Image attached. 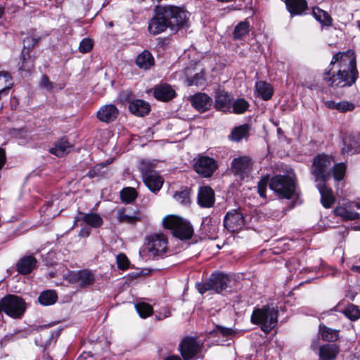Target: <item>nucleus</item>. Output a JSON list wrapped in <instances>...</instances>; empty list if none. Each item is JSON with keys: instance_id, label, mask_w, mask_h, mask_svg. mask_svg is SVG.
Masks as SVG:
<instances>
[{"instance_id": "1", "label": "nucleus", "mask_w": 360, "mask_h": 360, "mask_svg": "<svg viewBox=\"0 0 360 360\" xmlns=\"http://www.w3.org/2000/svg\"><path fill=\"white\" fill-rule=\"evenodd\" d=\"M358 77L354 53L351 51L335 54L330 68L323 75V82L333 88L350 86Z\"/></svg>"}, {"instance_id": "2", "label": "nucleus", "mask_w": 360, "mask_h": 360, "mask_svg": "<svg viewBox=\"0 0 360 360\" xmlns=\"http://www.w3.org/2000/svg\"><path fill=\"white\" fill-rule=\"evenodd\" d=\"M172 32H176L188 26L189 13L183 8L172 5L161 6Z\"/></svg>"}, {"instance_id": "3", "label": "nucleus", "mask_w": 360, "mask_h": 360, "mask_svg": "<svg viewBox=\"0 0 360 360\" xmlns=\"http://www.w3.org/2000/svg\"><path fill=\"white\" fill-rule=\"evenodd\" d=\"M278 313V310L274 307L264 306L253 311L251 321L255 324H259L262 330L269 333L277 324Z\"/></svg>"}, {"instance_id": "4", "label": "nucleus", "mask_w": 360, "mask_h": 360, "mask_svg": "<svg viewBox=\"0 0 360 360\" xmlns=\"http://www.w3.org/2000/svg\"><path fill=\"white\" fill-rule=\"evenodd\" d=\"M335 160L331 155L320 154L316 155L313 160L311 173L314 176L316 181L325 183L331 176V168Z\"/></svg>"}, {"instance_id": "5", "label": "nucleus", "mask_w": 360, "mask_h": 360, "mask_svg": "<svg viewBox=\"0 0 360 360\" xmlns=\"http://www.w3.org/2000/svg\"><path fill=\"white\" fill-rule=\"evenodd\" d=\"M162 224L165 228L171 229L173 235L181 240L190 239L193 234L192 226L181 217L173 215L165 217Z\"/></svg>"}, {"instance_id": "6", "label": "nucleus", "mask_w": 360, "mask_h": 360, "mask_svg": "<svg viewBox=\"0 0 360 360\" xmlns=\"http://www.w3.org/2000/svg\"><path fill=\"white\" fill-rule=\"evenodd\" d=\"M231 282V277L229 275L216 273L212 274L206 282L197 283L196 287L200 294L209 290L219 293L226 290L230 285Z\"/></svg>"}, {"instance_id": "7", "label": "nucleus", "mask_w": 360, "mask_h": 360, "mask_svg": "<svg viewBox=\"0 0 360 360\" xmlns=\"http://www.w3.org/2000/svg\"><path fill=\"white\" fill-rule=\"evenodd\" d=\"M269 187L280 197L290 199L295 190V179L287 175H276L269 182Z\"/></svg>"}, {"instance_id": "8", "label": "nucleus", "mask_w": 360, "mask_h": 360, "mask_svg": "<svg viewBox=\"0 0 360 360\" xmlns=\"http://www.w3.org/2000/svg\"><path fill=\"white\" fill-rule=\"evenodd\" d=\"M0 304L1 311L13 319H20L26 309V304L23 299L15 295L4 297Z\"/></svg>"}, {"instance_id": "9", "label": "nucleus", "mask_w": 360, "mask_h": 360, "mask_svg": "<svg viewBox=\"0 0 360 360\" xmlns=\"http://www.w3.org/2000/svg\"><path fill=\"white\" fill-rule=\"evenodd\" d=\"M139 169L142 174V178L146 186L153 192H157L162 186L163 179L159 174L151 169L148 162L141 161Z\"/></svg>"}, {"instance_id": "10", "label": "nucleus", "mask_w": 360, "mask_h": 360, "mask_svg": "<svg viewBox=\"0 0 360 360\" xmlns=\"http://www.w3.org/2000/svg\"><path fill=\"white\" fill-rule=\"evenodd\" d=\"M252 160L248 156H240L234 158L231 164L233 173L243 180L248 178L252 172Z\"/></svg>"}, {"instance_id": "11", "label": "nucleus", "mask_w": 360, "mask_h": 360, "mask_svg": "<svg viewBox=\"0 0 360 360\" xmlns=\"http://www.w3.org/2000/svg\"><path fill=\"white\" fill-rule=\"evenodd\" d=\"M202 345V342L195 338H185L179 346L184 360H191L195 358L200 352Z\"/></svg>"}, {"instance_id": "12", "label": "nucleus", "mask_w": 360, "mask_h": 360, "mask_svg": "<svg viewBox=\"0 0 360 360\" xmlns=\"http://www.w3.org/2000/svg\"><path fill=\"white\" fill-rule=\"evenodd\" d=\"M146 248L153 256L164 254L167 250V238L161 233H155L147 238Z\"/></svg>"}, {"instance_id": "13", "label": "nucleus", "mask_w": 360, "mask_h": 360, "mask_svg": "<svg viewBox=\"0 0 360 360\" xmlns=\"http://www.w3.org/2000/svg\"><path fill=\"white\" fill-rule=\"evenodd\" d=\"M217 167V162L212 158L200 157L194 164L195 171L203 177H210Z\"/></svg>"}, {"instance_id": "14", "label": "nucleus", "mask_w": 360, "mask_h": 360, "mask_svg": "<svg viewBox=\"0 0 360 360\" xmlns=\"http://www.w3.org/2000/svg\"><path fill=\"white\" fill-rule=\"evenodd\" d=\"M169 28L165 16L162 14L161 6L157 8L155 15L148 22V31L153 35L159 34Z\"/></svg>"}, {"instance_id": "15", "label": "nucleus", "mask_w": 360, "mask_h": 360, "mask_svg": "<svg viewBox=\"0 0 360 360\" xmlns=\"http://www.w3.org/2000/svg\"><path fill=\"white\" fill-rule=\"evenodd\" d=\"M224 227L231 232H234L241 229L244 224L245 220L243 214L234 210L228 212L224 218Z\"/></svg>"}, {"instance_id": "16", "label": "nucleus", "mask_w": 360, "mask_h": 360, "mask_svg": "<svg viewBox=\"0 0 360 360\" xmlns=\"http://www.w3.org/2000/svg\"><path fill=\"white\" fill-rule=\"evenodd\" d=\"M119 110L115 105H103L97 112V118L103 122L110 123L116 120Z\"/></svg>"}, {"instance_id": "17", "label": "nucleus", "mask_w": 360, "mask_h": 360, "mask_svg": "<svg viewBox=\"0 0 360 360\" xmlns=\"http://www.w3.org/2000/svg\"><path fill=\"white\" fill-rule=\"evenodd\" d=\"M214 192L209 186H202L198 193V203L202 207L210 208L214 204Z\"/></svg>"}, {"instance_id": "18", "label": "nucleus", "mask_w": 360, "mask_h": 360, "mask_svg": "<svg viewBox=\"0 0 360 360\" xmlns=\"http://www.w3.org/2000/svg\"><path fill=\"white\" fill-rule=\"evenodd\" d=\"M191 102L196 110L203 112L210 109L212 100L205 93H198L191 98Z\"/></svg>"}, {"instance_id": "19", "label": "nucleus", "mask_w": 360, "mask_h": 360, "mask_svg": "<svg viewBox=\"0 0 360 360\" xmlns=\"http://www.w3.org/2000/svg\"><path fill=\"white\" fill-rule=\"evenodd\" d=\"M352 206L360 209V202H352L349 207L346 205L338 206L335 210V214L340 217L344 220H355L359 218V214L352 210Z\"/></svg>"}, {"instance_id": "20", "label": "nucleus", "mask_w": 360, "mask_h": 360, "mask_svg": "<svg viewBox=\"0 0 360 360\" xmlns=\"http://www.w3.org/2000/svg\"><path fill=\"white\" fill-rule=\"evenodd\" d=\"M232 97L224 91H219L215 96L214 107L223 112H231Z\"/></svg>"}, {"instance_id": "21", "label": "nucleus", "mask_w": 360, "mask_h": 360, "mask_svg": "<svg viewBox=\"0 0 360 360\" xmlns=\"http://www.w3.org/2000/svg\"><path fill=\"white\" fill-rule=\"evenodd\" d=\"M343 154L354 155L360 153V136H349L344 140Z\"/></svg>"}, {"instance_id": "22", "label": "nucleus", "mask_w": 360, "mask_h": 360, "mask_svg": "<svg viewBox=\"0 0 360 360\" xmlns=\"http://www.w3.org/2000/svg\"><path fill=\"white\" fill-rule=\"evenodd\" d=\"M340 352V347L335 344H326L319 347V360H333Z\"/></svg>"}, {"instance_id": "23", "label": "nucleus", "mask_w": 360, "mask_h": 360, "mask_svg": "<svg viewBox=\"0 0 360 360\" xmlns=\"http://www.w3.org/2000/svg\"><path fill=\"white\" fill-rule=\"evenodd\" d=\"M154 96L162 101H167L175 96V91L167 84H162L154 88Z\"/></svg>"}, {"instance_id": "24", "label": "nucleus", "mask_w": 360, "mask_h": 360, "mask_svg": "<svg viewBox=\"0 0 360 360\" xmlns=\"http://www.w3.org/2000/svg\"><path fill=\"white\" fill-rule=\"evenodd\" d=\"M129 108L130 112L139 117H143L150 112V107L148 103L143 100L136 99L129 103Z\"/></svg>"}, {"instance_id": "25", "label": "nucleus", "mask_w": 360, "mask_h": 360, "mask_svg": "<svg viewBox=\"0 0 360 360\" xmlns=\"http://www.w3.org/2000/svg\"><path fill=\"white\" fill-rule=\"evenodd\" d=\"M117 219L120 223L134 224L139 220V213H132L129 208H121L117 212Z\"/></svg>"}, {"instance_id": "26", "label": "nucleus", "mask_w": 360, "mask_h": 360, "mask_svg": "<svg viewBox=\"0 0 360 360\" xmlns=\"http://www.w3.org/2000/svg\"><path fill=\"white\" fill-rule=\"evenodd\" d=\"M317 188L321 196V203L326 208H329L335 202V197L332 191L328 188L325 183H319Z\"/></svg>"}, {"instance_id": "27", "label": "nucleus", "mask_w": 360, "mask_h": 360, "mask_svg": "<svg viewBox=\"0 0 360 360\" xmlns=\"http://www.w3.org/2000/svg\"><path fill=\"white\" fill-rule=\"evenodd\" d=\"M39 39L33 37H27L24 39V48L22 51V64L20 67V69L25 71H28L32 67V63H29L27 61L25 58L26 54L28 55L29 49L33 47L37 42Z\"/></svg>"}, {"instance_id": "28", "label": "nucleus", "mask_w": 360, "mask_h": 360, "mask_svg": "<svg viewBox=\"0 0 360 360\" xmlns=\"http://www.w3.org/2000/svg\"><path fill=\"white\" fill-rule=\"evenodd\" d=\"M72 147L65 138H62L55 143L54 146L49 149V152L57 157H63L70 151Z\"/></svg>"}, {"instance_id": "29", "label": "nucleus", "mask_w": 360, "mask_h": 360, "mask_svg": "<svg viewBox=\"0 0 360 360\" xmlns=\"http://www.w3.org/2000/svg\"><path fill=\"white\" fill-rule=\"evenodd\" d=\"M37 259L31 255L22 257L17 264V270L22 274H28L35 267Z\"/></svg>"}, {"instance_id": "30", "label": "nucleus", "mask_w": 360, "mask_h": 360, "mask_svg": "<svg viewBox=\"0 0 360 360\" xmlns=\"http://www.w3.org/2000/svg\"><path fill=\"white\" fill-rule=\"evenodd\" d=\"M250 129V127L247 124L236 127L229 135V139L233 142H239L243 139H247L249 136Z\"/></svg>"}, {"instance_id": "31", "label": "nucleus", "mask_w": 360, "mask_h": 360, "mask_svg": "<svg viewBox=\"0 0 360 360\" xmlns=\"http://www.w3.org/2000/svg\"><path fill=\"white\" fill-rule=\"evenodd\" d=\"M285 4L292 15H302L307 8L305 0H286Z\"/></svg>"}, {"instance_id": "32", "label": "nucleus", "mask_w": 360, "mask_h": 360, "mask_svg": "<svg viewBox=\"0 0 360 360\" xmlns=\"http://www.w3.org/2000/svg\"><path fill=\"white\" fill-rule=\"evenodd\" d=\"M136 64L141 69L148 70L154 65V58L149 51L145 50L136 57Z\"/></svg>"}, {"instance_id": "33", "label": "nucleus", "mask_w": 360, "mask_h": 360, "mask_svg": "<svg viewBox=\"0 0 360 360\" xmlns=\"http://www.w3.org/2000/svg\"><path fill=\"white\" fill-rule=\"evenodd\" d=\"M319 333L323 341L335 342L339 338V330L327 327L323 324L319 326Z\"/></svg>"}, {"instance_id": "34", "label": "nucleus", "mask_w": 360, "mask_h": 360, "mask_svg": "<svg viewBox=\"0 0 360 360\" xmlns=\"http://www.w3.org/2000/svg\"><path fill=\"white\" fill-rule=\"evenodd\" d=\"M95 281L94 274L87 269L79 270V285L81 288H86L92 285Z\"/></svg>"}, {"instance_id": "35", "label": "nucleus", "mask_w": 360, "mask_h": 360, "mask_svg": "<svg viewBox=\"0 0 360 360\" xmlns=\"http://www.w3.org/2000/svg\"><path fill=\"white\" fill-rule=\"evenodd\" d=\"M312 14L315 19L321 25L325 26L331 25L333 20L326 11L319 8H313Z\"/></svg>"}, {"instance_id": "36", "label": "nucleus", "mask_w": 360, "mask_h": 360, "mask_svg": "<svg viewBox=\"0 0 360 360\" xmlns=\"http://www.w3.org/2000/svg\"><path fill=\"white\" fill-rule=\"evenodd\" d=\"M250 32V23L248 20L240 22L236 25L233 32L234 39H240L247 35Z\"/></svg>"}, {"instance_id": "37", "label": "nucleus", "mask_w": 360, "mask_h": 360, "mask_svg": "<svg viewBox=\"0 0 360 360\" xmlns=\"http://www.w3.org/2000/svg\"><path fill=\"white\" fill-rule=\"evenodd\" d=\"M256 91L258 94L265 101L271 98L272 96V89L269 84L259 81L255 84Z\"/></svg>"}, {"instance_id": "38", "label": "nucleus", "mask_w": 360, "mask_h": 360, "mask_svg": "<svg viewBox=\"0 0 360 360\" xmlns=\"http://www.w3.org/2000/svg\"><path fill=\"white\" fill-rule=\"evenodd\" d=\"M38 300L42 305H51L56 302L57 295L53 290H46L40 294Z\"/></svg>"}, {"instance_id": "39", "label": "nucleus", "mask_w": 360, "mask_h": 360, "mask_svg": "<svg viewBox=\"0 0 360 360\" xmlns=\"http://www.w3.org/2000/svg\"><path fill=\"white\" fill-rule=\"evenodd\" d=\"M84 221L94 228H98L103 224V219L96 213L85 214L83 217Z\"/></svg>"}, {"instance_id": "40", "label": "nucleus", "mask_w": 360, "mask_h": 360, "mask_svg": "<svg viewBox=\"0 0 360 360\" xmlns=\"http://www.w3.org/2000/svg\"><path fill=\"white\" fill-rule=\"evenodd\" d=\"M249 107L248 101L243 98H238L233 103H231V112L236 114L244 113Z\"/></svg>"}, {"instance_id": "41", "label": "nucleus", "mask_w": 360, "mask_h": 360, "mask_svg": "<svg viewBox=\"0 0 360 360\" xmlns=\"http://www.w3.org/2000/svg\"><path fill=\"white\" fill-rule=\"evenodd\" d=\"M135 308L139 316L142 319H146L153 314V307L148 303L141 302L135 305Z\"/></svg>"}, {"instance_id": "42", "label": "nucleus", "mask_w": 360, "mask_h": 360, "mask_svg": "<svg viewBox=\"0 0 360 360\" xmlns=\"http://www.w3.org/2000/svg\"><path fill=\"white\" fill-rule=\"evenodd\" d=\"M137 193L133 188H125L120 192L121 199L126 203L132 202L136 198Z\"/></svg>"}, {"instance_id": "43", "label": "nucleus", "mask_w": 360, "mask_h": 360, "mask_svg": "<svg viewBox=\"0 0 360 360\" xmlns=\"http://www.w3.org/2000/svg\"><path fill=\"white\" fill-rule=\"evenodd\" d=\"M344 314L351 321H356L360 319V309L354 304L348 305L344 310Z\"/></svg>"}, {"instance_id": "44", "label": "nucleus", "mask_w": 360, "mask_h": 360, "mask_svg": "<svg viewBox=\"0 0 360 360\" xmlns=\"http://www.w3.org/2000/svg\"><path fill=\"white\" fill-rule=\"evenodd\" d=\"M11 85V77L5 72H0V91L6 92Z\"/></svg>"}, {"instance_id": "45", "label": "nucleus", "mask_w": 360, "mask_h": 360, "mask_svg": "<svg viewBox=\"0 0 360 360\" xmlns=\"http://www.w3.org/2000/svg\"><path fill=\"white\" fill-rule=\"evenodd\" d=\"M173 197L176 202L183 205H188L191 202L190 193L187 190L176 192Z\"/></svg>"}, {"instance_id": "46", "label": "nucleus", "mask_w": 360, "mask_h": 360, "mask_svg": "<svg viewBox=\"0 0 360 360\" xmlns=\"http://www.w3.org/2000/svg\"><path fill=\"white\" fill-rule=\"evenodd\" d=\"M346 172V165L345 163H338L333 166V177L336 181L343 179Z\"/></svg>"}, {"instance_id": "47", "label": "nucleus", "mask_w": 360, "mask_h": 360, "mask_svg": "<svg viewBox=\"0 0 360 360\" xmlns=\"http://www.w3.org/2000/svg\"><path fill=\"white\" fill-rule=\"evenodd\" d=\"M205 79L203 72L197 73L192 78L187 79L188 86H201L205 84Z\"/></svg>"}, {"instance_id": "48", "label": "nucleus", "mask_w": 360, "mask_h": 360, "mask_svg": "<svg viewBox=\"0 0 360 360\" xmlns=\"http://www.w3.org/2000/svg\"><path fill=\"white\" fill-rule=\"evenodd\" d=\"M117 267L122 270H126L129 268V260L127 257L123 254H119L116 257Z\"/></svg>"}, {"instance_id": "49", "label": "nucleus", "mask_w": 360, "mask_h": 360, "mask_svg": "<svg viewBox=\"0 0 360 360\" xmlns=\"http://www.w3.org/2000/svg\"><path fill=\"white\" fill-rule=\"evenodd\" d=\"M268 184H269V177L268 176L262 177L257 184L258 193H259V195L262 198L266 197V190Z\"/></svg>"}, {"instance_id": "50", "label": "nucleus", "mask_w": 360, "mask_h": 360, "mask_svg": "<svg viewBox=\"0 0 360 360\" xmlns=\"http://www.w3.org/2000/svg\"><path fill=\"white\" fill-rule=\"evenodd\" d=\"M79 271H71L64 275V279L70 283L78 284L79 283Z\"/></svg>"}, {"instance_id": "51", "label": "nucleus", "mask_w": 360, "mask_h": 360, "mask_svg": "<svg viewBox=\"0 0 360 360\" xmlns=\"http://www.w3.org/2000/svg\"><path fill=\"white\" fill-rule=\"evenodd\" d=\"M354 105L353 103L344 101L338 103L337 110L340 112H346L354 110Z\"/></svg>"}, {"instance_id": "52", "label": "nucleus", "mask_w": 360, "mask_h": 360, "mask_svg": "<svg viewBox=\"0 0 360 360\" xmlns=\"http://www.w3.org/2000/svg\"><path fill=\"white\" fill-rule=\"evenodd\" d=\"M93 48V43L89 39H84L82 40L79 44V51L82 53L89 52Z\"/></svg>"}, {"instance_id": "53", "label": "nucleus", "mask_w": 360, "mask_h": 360, "mask_svg": "<svg viewBox=\"0 0 360 360\" xmlns=\"http://www.w3.org/2000/svg\"><path fill=\"white\" fill-rule=\"evenodd\" d=\"M40 86L48 91H51L53 89V83L50 82L46 75H43L40 82Z\"/></svg>"}, {"instance_id": "54", "label": "nucleus", "mask_w": 360, "mask_h": 360, "mask_svg": "<svg viewBox=\"0 0 360 360\" xmlns=\"http://www.w3.org/2000/svg\"><path fill=\"white\" fill-rule=\"evenodd\" d=\"M215 333L223 336L229 337L233 334V330L229 328L217 326Z\"/></svg>"}, {"instance_id": "55", "label": "nucleus", "mask_w": 360, "mask_h": 360, "mask_svg": "<svg viewBox=\"0 0 360 360\" xmlns=\"http://www.w3.org/2000/svg\"><path fill=\"white\" fill-rule=\"evenodd\" d=\"M170 315H171V313H170L169 310L167 309H165L163 310L162 313H160V314L158 316H157V319L161 320V319H163L170 316Z\"/></svg>"}, {"instance_id": "56", "label": "nucleus", "mask_w": 360, "mask_h": 360, "mask_svg": "<svg viewBox=\"0 0 360 360\" xmlns=\"http://www.w3.org/2000/svg\"><path fill=\"white\" fill-rule=\"evenodd\" d=\"M89 233L90 229L89 228L84 227L80 230L79 233V236L82 238L88 237L89 236Z\"/></svg>"}, {"instance_id": "57", "label": "nucleus", "mask_w": 360, "mask_h": 360, "mask_svg": "<svg viewBox=\"0 0 360 360\" xmlns=\"http://www.w3.org/2000/svg\"><path fill=\"white\" fill-rule=\"evenodd\" d=\"M325 105L328 108L337 110L338 103L333 101H327L325 102Z\"/></svg>"}, {"instance_id": "58", "label": "nucleus", "mask_w": 360, "mask_h": 360, "mask_svg": "<svg viewBox=\"0 0 360 360\" xmlns=\"http://www.w3.org/2000/svg\"><path fill=\"white\" fill-rule=\"evenodd\" d=\"M6 161V155L4 150L0 149V169L4 166Z\"/></svg>"}, {"instance_id": "59", "label": "nucleus", "mask_w": 360, "mask_h": 360, "mask_svg": "<svg viewBox=\"0 0 360 360\" xmlns=\"http://www.w3.org/2000/svg\"><path fill=\"white\" fill-rule=\"evenodd\" d=\"M164 360H182L179 356L177 355H171L165 358Z\"/></svg>"}, {"instance_id": "60", "label": "nucleus", "mask_w": 360, "mask_h": 360, "mask_svg": "<svg viewBox=\"0 0 360 360\" xmlns=\"http://www.w3.org/2000/svg\"><path fill=\"white\" fill-rule=\"evenodd\" d=\"M352 270L353 271H356V272L360 273V265L359 266H353L352 267Z\"/></svg>"}, {"instance_id": "61", "label": "nucleus", "mask_w": 360, "mask_h": 360, "mask_svg": "<svg viewBox=\"0 0 360 360\" xmlns=\"http://www.w3.org/2000/svg\"><path fill=\"white\" fill-rule=\"evenodd\" d=\"M4 14V8L2 7H0V18Z\"/></svg>"}, {"instance_id": "62", "label": "nucleus", "mask_w": 360, "mask_h": 360, "mask_svg": "<svg viewBox=\"0 0 360 360\" xmlns=\"http://www.w3.org/2000/svg\"><path fill=\"white\" fill-rule=\"evenodd\" d=\"M202 226H203V229H205V231H207L206 227H205V221H203V223H202Z\"/></svg>"}, {"instance_id": "63", "label": "nucleus", "mask_w": 360, "mask_h": 360, "mask_svg": "<svg viewBox=\"0 0 360 360\" xmlns=\"http://www.w3.org/2000/svg\"><path fill=\"white\" fill-rule=\"evenodd\" d=\"M357 25H358V27L360 29V20H359V21L357 22Z\"/></svg>"}]
</instances>
